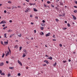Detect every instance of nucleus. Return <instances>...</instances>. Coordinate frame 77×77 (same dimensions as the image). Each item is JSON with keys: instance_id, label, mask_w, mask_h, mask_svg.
<instances>
[{"instance_id": "obj_1", "label": "nucleus", "mask_w": 77, "mask_h": 77, "mask_svg": "<svg viewBox=\"0 0 77 77\" xmlns=\"http://www.w3.org/2000/svg\"><path fill=\"white\" fill-rule=\"evenodd\" d=\"M30 9L29 8H26V11H25V12H29V11H30Z\"/></svg>"}, {"instance_id": "obj_2", "label": "nucleus", "mask_w": 77, "mask_h": 77, "mask_svg": "<svg viewBox=\"0 0 77 77\" xmlns=\"http://www.w3.org/2000/svg\"><path fill=\"white\" fill-rule=\"evenodd\" d=\"M6 23V22L5 21V20H3L2 21V22L0 23V24H5Z\"/></svg>"}, {"instance_id": "obj_3", "label": "nucleus", "mask_w": 77, "mask_h": 77, "mask_svg": "<svg viewBox=\"0 0 77 77\" xmlns=\"http://www.w3.org/2000/svg\"><path fill=\"white\" fill-rule=\"evenodd\" d=\"M17 62L18 63H19V64H20V65L21 66H22V63H21V62H20V61L19 60H18L17 61Z\"/></svg>"}, {"instance_id": "obj_4", "label": "nucleus", "mask_w": 77, "mask_h": 77, "mask_svg": "<svg viewBox=\"0 0 77 77\" xmlns=\"http://www.w3.org/2000/svg\"><path fill=\"white\" fill-rule=\"evenodd\" d=\"M51 35V33H50L49 32V33H48L46 35V37H47V36H49V35Z\"/></svg>"}, {"instance_id": "obj_5", "label": "nucleus", "mask_w": 77, "mask_h": 77, "mask_svg": "<svg viewBox=\"0 0 77 77\" xmlns=\"http://www.w3.org/2000/svg\"><path fill=\"white\" fill-rule=\"evenodd\" d=\"M4 65V63L2 62L0 63V66H3Z\"/></svg>"}, {"instance_id": "obj_6", "label": "nucleus", "mask_w": 77, "mask_h": 77, "mask_svg": "<svg viewBox=\"0 0 77 77\" xmlns=\"http://www.w3.org/2000/svg\"><path fill=\"white\" fill-rule=\"evenodd\" d=\"M72 17L74 20H76V17H75V16L73 15H72Z\"/></svg>"}, {"instance_id": "obj_7", "label": "nucleus", "mask_w": 77, "mask_h": 77, "mask_svg": "<svg viewBox=\"0 0 77 77\" xmlns=\"http://www.w3.org/2000/svg\"><path fill=\"white\" fill-rule=\"evenodd\" d=\"M23 51L25 52L26 53V54H27V51L26 49H24L23 50Z\"/></svg>"}, {"instance_id": "obj_8", "label": "nucleus", "mask_w": 77, "mask_h": 77, "mask_svg": "<svg viewBox=\"0 0 77 77\" xmlns=\"http://www.w3.org/2000/svg\"><path fill=\"white\" fill-rule=\"evenodd\" d=\"M17 35L19 37H21V34L20 33L18 34Z\"/></svg>"}, {"instance_id": "obj_9", "label": "nucleus", "mask_w": 77, "mask_h": 77, "mask_svg": "<svg viewBox=\"0 0 77 77\" xmlns=\"http://www.w3.org/2000/svg\"><path fill=\"white\" fill-rule=\"evenodd\" d=\"M26 54L25 53L23 54V55L22 56V57H26Z\"/></svg>"}, {"instance_id": "obj_10", "label": "nucleus", "mask_w": 77, "mask_h": 77, "mask_svg": "<svg viewBox=\"0 0 77 77\" xmlns=\"http://www.w3.org/2000/svg\"><path fill=\"white\" fill-rule=\"evenodd\" d=\"M44 62H45L46 63H47V64H48V63H49V62L47 60H45L44 61Z\"/></svg>"}, {"instance_id": "obj_11", "label": "nucleus", "mask_w": 77, "mask_h": 77, "mask_svg": "<svg viewBox=\"0 0 77 77\" xmlns=\"http://www.w3.org/2000/svg\"><path fill=\"white\" fill-rule=\"evenodd\" d=\"M49 59H50V60H52L53 59V58L51 57H50L48 58Z\"/></svg>"}, {"instance_id": "obj_12", "label": "nucleus", "mask_w": 77, "mask_h": 77, "mask_svg": "<svg viewBox=\"0 0 77 77\" xmlns=\"http://www.w3.org/2000/svg\"><path fill=\"white\" fill-rule=\"evenodd\" d=\"M4 44H5V45H7L8 44V42H5Z\"/></svg>"}, {"instance_id": "obj_13", "label": "nucleus", "mask_w": 77, "mask_h": 77, "mask_svg": "<svg viewBox=\"0 0 77 77\" xmlns=\"http://www.w3.org/2000/svg\"><path fill=\"white\" fill-rule=\"evenodd\" d=\"M18 46L17 45H16L15 46H14V48H18Z\"/></svg>"}, {"instance_id": "obj_14", "label": "nucleus", "mask_w": 77, "mask_h": 77, "mask_svg": "<svg viewBox=\"0 0 77 77\" xmlns=\"http://www.w3.org/2000/svg\"><path fill=\"white\" fill-rule=\"evenodd\" d=\"M33 10L35 12H36L37 11V10H36V9L35 8H33Z\"/></svg>"}, {"instance_id": "obj_15", "label": "nucleus", "mask_w": 77, "mask_h": 77, "mask_svg": "<svg viewBox=\"0 0 77 77\" xmlns=\"http://www.w3.org/2000/svg\"><path fill=\"white\" fill-rule=\"evenodd\" d=\"M7 28H8V26H6L5 27H4L3 29V30H5V29Z\"/></svg>"}, {"instance_id": "obj_16", "label": "nucleus", "mask_w": 77, "mask_h": 77, "mask_svg": "<svg viewBox=\"0 0 77 77\" xmlns=\"http://www.w3.org/2000/svg\"><path fill=\"white\" fill-rule=\"evenodd\" d=\"M2 71L1 70H0V74H1V75H2Z\"/></svg>"}, {"instance_id": "obj_17", "label": "nucleus", "mask_w": 77, "mask_h": 77, "mask_svg": "<svg viewBox=\"0 0 77 77\" xmlns=\"http://www.w3.org/2000/svg\"><path fill=\"white\" fill-rule=\"evenodd\" d=\"M4 56H5V54L4 53L2 54V58L4 57Z\"/></svg>"}, {"instance_id": "obj_18", "label": "nucleus", "mask_w": 77, "mask_h": 77, "mask_svg": "<svg viewBox=\"0 0 77 77\" xmlns=\"http://www.w3.org/2000/svg\"><path fill=\"white\" fill-rule=\"evenodd\" d=\"M40 35H44V33L42 32H41V33H40Z\"/></svg>"}, {"instance_id": "obj_19", "label": "nucleus", "mask_w": 77, "mask_h": 77, "mask_svg": "<svg viewBox=\"0 0 77 77\" xmlns=\"http://www.w3.org/2000/svg\"><path fill=\"white\" fill-rule=\"evenodd\" d=\"M9 52H8V53H7L6 54V56H8L9 55Z\"/></svg>"}, {"instance_id": "obj_20", "label": "nucleus", "mask_w": 77, "mask_h": 77, "mask_svg": "<svg viewBox=\"0 0 77 77\" xmlns=\"http://www.w3.org/2000/svg\"><path fill=\"white\" fill-rule=\"evenodd\" d=\"M12 31V30H11V29H10L9 30H8V32H11Z\"/></svg>"}, {"instance_id": "obj_21", "label": "nucleus", "mask_w": 77, "mask_h": 77, "mask_svg": "<svg viewBox=\"0 0 77 77\" xmlns=\"http://www.w3.org/2000/svg\"><path fill=\"white\" fill-rule=\"evenodd\" d=\"M4 37H5V38H7V37H6V33H5L4 34Z\"/></svg>"}, {"instance_id": "obj_22", "label": "nucleus", "mask_w": 77, "mask_h": 77, "mask_svg": "<svg viewBox=\"0 0 77 77\" xmlns=\"http://www.w3.org/2000/svg\"><path fill=\"white\" fill-rule=\"evenodd\" d=\"M40 29H41V30H43L44 29V27H40Z\"/></svg>"}, {"instance_id": "obj_23", "label": "nucleus", "mask_w": 77, "mask_h": 77, "mask_svg": "<svg viewBox=\"0 0 77 77\" xmlns=\"http://www.w3.org/2000/svg\"><path fill=\"white\" fill-rule=\"evenodd\" d=\"M18 75V76H20L21 75V74H20V73H18L17 74Z\"/></svg>"}, {"instance_id": "obj_24", "label": "nucleus", "mask_w": 77, "mask_h": 77, "mask_svg": "<svg viewBox=\"0 0 77 77\" xmlns=\"http://www.w3.org/2000/svg\"><path fill=\"white\" fill-rule=\"evenodd\" d=\"M57 64V63H56V62L54 64V66H56V64Z\"/></svg>"}, {"instance_id": "obj_25", "label": "nucleus", "mask_w": 77, "mask_h": 77, "mask_svg": "<svg viewBox=\"0 0 77 77\" xmlns=\"http://www.w3.org/2000/svg\"><path fill=\"white\" fill-rule=\"evenodd\" d=\"M44 7H45V8H47V5H45V4H44Z\"/></svg>"}, {"instance_id": "obj_26", "label": "nucleus", "mask_w": 77, "mask_h": 77, "mask_svg": "<svg viewBox=\"0 0 77 77\" xmlns=\"http://www.w3.org/2000/svg\"><path fill=\"white\" fill-rule=\"evenodd\" d=\"M8 3H12V2L11 1H9L8 2Z\"/></svg>"}, {"instance_id": "obj_27", "label": "nucleus", "mask_w": 77, "mask_h": 77, "mask_svg": "<svg viewBox=\"0 0 77 77\" xmlns=\"http://www.w3.org/2000/svg\"><path fill=\"white\" fill-rule=\"evenodd\" d=\"M56 21H57V22H58V21H59V20L57 19H56Z\"/></svg>"}, {"instance_id": "obj_28", "label": "nucleus", "mask_w": 77, "mask_h": 77, "mask_svg": "<svg viewBox=\"0 0 77 77\" xmlns=\"http://www.w3.org/2000/svg\"><path fill=\"white\" fill-rule=\"evenodd\" d=\"M50 3H51V2H50V1L47 2V3H48V4H50Z\"/></svg>"}, {"instance_id": "obj_29", "label": "nucleus", "mask_w": 77, "mask_h": 77, "mask_svg": "<svg viewBox=\"0 0 77 77\" xmlns=\"http://www.w3.org/2000/svg\"><path fill=\"white\" fill-rule=\"evenodd\" d=\"M7 9H11V7H7Z\"/></svg>"}, {"instance_id": "obj_30", "label": "nucleus", "mask_w": 77, "mask_h": 77, "mask_svg": "<svg viewBox=\"0 0 77 77\" xmlns=\"http://www.w3.org/2000/svg\"><path fill=\"white\" fill-rule=\"evenodd\" d=\"M66 60H63V63H66Z\"/></svg>"}, {"instance_id": "obj_31", "label": "nucleus", "mask_w": 77, "mask_h": 77, "mask_svg": "<svg viewBox=\"0 0 77 77\" xmlns=\"http://www.w3.org/2000/svg\"><path fill=\"white\" fill-rule=\"evenodd\" d=\"M20 51H21V49H22V47H20Z\"/></svg>"}, {"instance_id": "obj_32", "label": "nucleus", "mask_w": 77, "mask_h": 77, "mask_svg": "<svg viewBox=\"0 0 77 77\" xmlns=\"http://www.w3.org/2000/svg\"><path fill=\"white\" fill-rule=\"evenodd\" d=\"M74 12H75V13H77V10L74 11Z\"/></svg>"}, {"instance_id": "obj_33", "label": "nucleus", "mask_w": 77, "mask_h": 77, "mask_svg": "<svg viewBox=\"0 0 77 77\" xmlns=\"http://www.w3.org/2000/svg\"><path fill=\"white\" fill-rule=\"evenodd\" d=\"M60 5H63V3L61 2H60Z\"/></svg>"}, {"instance_id": "obj_34", "label": "nucleus", "mask_w": 77, "mask_h": 77, "mask_svg": "<svg viewBox=\"0 0 77 77\" xmlns=\"http://www.w3.org/2000/svg\"><path fill=\"white\" fill-rule=\"evenodd\" d=\"M67 26L68 27H69L70 26V24H69V23H68Z\"/></svg>"}, {"instance_id": "obj_35", "label": "nucleus", "mask_w": 77, "mask_h": 77, "mask_svg": "<svg viewBox=\"0 0 77 77\" xmlns=\"http://www.w3.org/2000/svg\"><path fill=\"white\" fill-rule=\"evenodd\" d=\"M8 77H9L10 76H11V74H10V73H9L8 74Z\"/></svg>"}, {"instance_id": "obj_36", "label": "nucleus", "mask_w": 77, "mask_h": 77, "mask_svg": "<svg viewBox=\"0 0 77 77\" xmlns=\"http://www.w3.org/2000/svg\"><path fill=\"white\" fill-rule=\"evenodd\" d=\"M51 6L52 7V8H54V6L53 5H51Z\"/></svg>"}, {"instance_id": "obj_37", "label": "nucleus", "mask_w": 77, "mask_h": 77, "mask_svg": "<svg viewBox=\"0 0 77 77\" xmlns=\"http://www.w3.org/2000/svg\"><path fill=\"white\" fill-rule=\"evenodd\" d=\"M60 47H62V44H60Z\"/></svg>"}, {"instance_id": "obj_38", "label": "nucleus", "mask_w": 77, "mask_h": 77, "mask_svg": "<svg viewBox=\"0 0 77 77\" xmlns=\"http://www.w3.org/2000/svg\"><path fill=\"white\" fill-rule=\"evenodd\" d=\"M1 44H3V41H1Z\"/></svg>"}, {"instance_id": "obj_39", "label": "nucleus", "mask_w": 77, "mask_h": 77, "mask_svg": "<svg viewBox=\"0 0 77 77\" xmlns=\"http://www.w3.org/2000/svg\"><path fill=\"white\" fill-rule=\"evenodd\" d=\"M4 13H5V14H6V11L5 10L4 11Z\"/></svg>"}, {"instance_id": "obj_40", "label": "nucleus", "mask_w": 77, "mask_h": 77, "mask_svg": "<svg viewBox=\"0 0 77 77\" xmlns=\"http://www.w3.org/2000/svg\"><path fill=\"white\" fill-rule=\"evenodd\" d=\"M53 41H56V39H53Z\"/></svg>"}, {"instance_id": "obj_41", "label": "nucleus", "mask_w": 77, "mask_h": 77, "mask_svg": "<svg viewBox=\"0 0 77 77\" xmlns=\"http://www.w3.org/2000/svg\"><path fill=\"white\" fill-rule=\"evenodd\" d=\"M66 28H63V30H66Z\"/></svg>"}, {"instance_id": "obj_42", "label": "nucleus", "mask_w": 77, "mask_h": 77, "mask_svg": "<svg viewBox=\"0 0 77 77\" xmlns=\"http://www.w3.org/2000/svg\"><path fill=\"white\" fill-rule=\"evenodd\" d=\"M9 22L10 23H12V20H9Z\"/></svg>"}, {"instance_id": "obj_43", "label": "nucleus", "mask_w": 77, "mask_h": 77, "mask_svg": "<svg viewBox=\"0 0 77 77\" xmlns=\"http://www.w3.org/2000/svg\"><path fill=\"white\" fill-rule=\"evenodd\" d=\"M9 69H12V67H9Z\"/></svg>"}, {"instance_id": "obj_44", "label": "nucleus", "mask_w": 77, "mask_h": 77, "mask_svg": "<svg viewBox=\"0 0 77 77\" xmlns=\"http://www.w3.org/2000/svg\"><path fill=\"white\" fill-rule=\"evenodd\" d=\"M26 2H29V0H25Z\"/></svg>"}, {"instance_id": "obj_45", "label": "nucleus", "mask_w": 77, "mask_h": 77, "mask_svg": "<svg viewBox=\"0 0 77 77\" xmlns=\"http://www.w3.org/2000/svg\"><path fill=\"white\" fill-rule=\"evenodd\" d=\"M53 38H56V37H55V36H54H54H53Z\"/></svg>"}, {"instance_id": "obj_46", "label": "nucleus", "mask_w": 77, "mask_h": 77, "mask_svg": "<svg viewBox=\"0 0 77 77\" xmlns=\"http://www.w3.org/2000/svg\"><path fill=\"white\" fill-rule=\"evenodd\" d=\"M36 30H34V33H36Z\"/></svg>"}, {"instance_id": "obj_47", "label": "nucleus", "mask_w": 77, "mask_h": 77, "mask_svg": "<svg viewBox=\"0 0 77 77\" xmlns=\"http://www.w3.org/2000/svg\"><path fill=\"white\" fill-rule=\"evenodd\" d=\"M74 8H77V7L75 6H74Z\"/></svg>"}, {"instance_id": "obj_48", "label": "nucleus", "mask_w": 77, "mask_h": 77, "mask_svg": "<svg viewBox=\"0 0 77 77\" xmlns=\"http://www.w3.org/2000/svg\"><path fill=\"white\" fill-rule=\"evenodd\" d=\"M42 22L43 23H45V20H43L42 21Z\"/></svg>"}, {"instance_id": "obj_49", "label": "nucleus", "mask_w": 77, "mask_h": 77, "mask_svg": "<svg viewBox=\"0 0 77 77\" xmlns=\"http://www.w3.org/2000/svg\"><path fill=\"white\" fill-rule=\"evenodd\" d=\"M6 63H9V62H8V61H6Z\"/></svg>"}, {"instance_id": "obj_50", "label": "nucleus", "mask_w": 77, "mask_h": 77, "mask_svg": "<svg viewBox=\"0 0 77 77\" xmlns=\"http://www.w3.org/2000/svg\"><path fill=\"white\" fill-rule=\"evenodd\" d=\"M64 23H67V21H65L64 22Z\"/></svg>"}, {"instance_id": "obj_51", "label": "nucleus", "mask_w": 77, "mask_h": 77, "mask_svg": "<svg viewBox=\"0 0 77 77\" xmlns=\"http://www.w3.org/2000/svg\"><path fill=\"white\" fill-rule=\"evenodd\" d=\"M38 17L37 16H36L35 17V18H36V19H38Z\"/></svg>"}, {"instance_id": "obj_52", "label": "nucleus", "mask_w": 77, "mask_h": 77, "mask_svg": "<svg viewBox=\"0 0 77 77\" xmlns=\"http://www.w3.org/2000/svg\"><path fill=\"white\" fill-rule=\"evenodd\" d=\"M71 60L69 59V61L71 62Z\"/></svg>"}, {"instance_id": "obj_53", "label": "nucleus", "mask_w": 77, "mask_h": 77, "mask_svg": "<svg viewBox=\"0 0 77 77\" xmlns=\"http://www.w3.org/2000/svg\"><path fill=\"white\" fill-rule=\"evenodd\" d=\"M5 24H4L3 25H2V27H5Z\"/></svg>"}, {"instance_id": "obj_54", "label": "nucleus", "mask_w": 77, "mask_h": 77, "mask_svg": "<svg viewBox=\"0 0 77 77\" xmlns=\"http://www.w3.org/2000/svg\"><path fill=\"white\" fill-rule=\"evenodd\" d=\"M2 75H4L5 73H3L2 74Z\"/></svg>"}, {"instance_id": "obj_55", "label": "nucleus", "mask_w": 77, "mask_h": 77, "mask_svg": "<svg viewBox=\"0 0 77 77\" xmlns=\"http://www.w3.org/2000/svg\"><path fill=\"white\" fill-rule=\"evenodd\" d=\"M9 52H10V53H11V50H9Z\"/></svg>"}, {"instance_id": "obj_56", "label": "nucleus", "mask_w": 77, "mask_h": 77, "mask_svg": "<svg viewBox=\"0 0 77 77\" xmlns=\"http://www.w3.org/2000/svg\"><path fill=\"white\" fill-rule=\"evenodd\" d=\"M30 5L31 6H32V5H33V4L30 3Z\"/></svg>"}, {"instance_id": "obj_57", "label": "nucleus", "mask_w": 77, "mask_h": 77, "mask_svg": "<svg viewBox=\"0 0 77 77\" xmlns=\"http://www.w3.org/2000/svg\"><path fill=\"white\" fill-rule=\"evenodd\" d=\"M31 24L33 25V23H32V22H31Z\"/></svg>"}, {"instance_id": "obj_58", "label": "nucleus", "mask_w": 77, "mask_h": 77, "mask_svg": "<svg viewBox=\"0 0 77 77\" xmlns=\"http://www.w3.org/2000/svg\"><path fill=\"white\" fill-rule=\"evenodd\" d=\"M43 66H46V64H44L43 65Z\"/></svg>"}, {"instance_id": "obj_59", "label": "nucleus", "mask_w": 77, "mask_h": 77, "mask_svg": "<svg viewBox=\"0 0 77 77\" xmlns=\"http://www.w3.org/2000/svg\"><path fill=\"white\" fill-rule=\"evenodd\" d=\"M15 41H16V42H18V40H16Z\"/></svg>"}, {"instance_id": "obj_60", "label": "nucleus", "mask_w": 77, "mask_h": 77, "mask_svg": "<svg viewBox=\"0 0 77 77\" xmlns=\"http://www.w3.org/2000/svg\"><path fill=\"white\" fill-rule=\"evenodd\" d=\"M31 40H33V38H31Z\"/></svg>"}, {"instance_id": "obj_61", "label": "nucleus", "mask_w": 77, "mask_h": 77, "mask_svg": "<svg viewBox=\"0 0 77 77\" xmlns=\"http://www.w3.org/2000/svg\"><path fill=\"white\" fill-rule=\"evenodd\" d=\"M59 16H60V17H61V16H62V15H59Z\"/></svg>"}, {"instance_id": "obj_62", "label": "nucleus", "mask_w": 77, "mask_h": 77, "mask_svg": "<svg viewBox=\"0 0 77 77\" xmlns=\"http://www.w3.org/2000/svg\"><path fill=\"white\" fill-rule=\"evenodd\" d=\"M2 5V4H0V6H1Z\"/></svg>"}, {"instance_id": "obj_63", "label": "nucleus", "mask_w": 77, "mask_h": 77, "mask_svg": "<svg viewBox=\"0 0 77 77\" xmlns=\"http://www.w3.org/2000/svg\"><path fill=\"white\" fill-rule=\"evenodd\" d=\"M32 15H30V17H32Z\"/></svg>"}, {"instance_id": "obj_64", "label": "nucleus", "mask_w": 77, "mask_h": 77, "mask_svg": "<svg viewBox=\"0 0 77 77\" xmlns=\"http://www.w3.org/2000/svg\"><path fill=\"white\" fill-rule=\"evenodd\" d=\"M75 3H76V4H77V1L75 2Z\"/></svg>"}]
</instances>
